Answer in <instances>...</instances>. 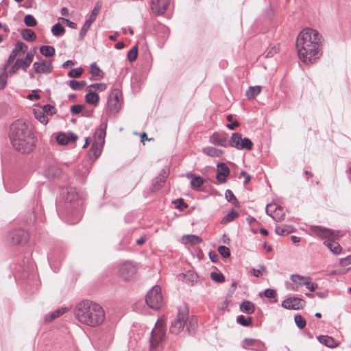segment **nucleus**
<instances>
[{"instance_id":"1","label":"nucleus","mask_w":351,"mask_h":351,"mask_svg":"<svg viewBox=\"0 0 351 351\" xmlns=\"http://www.w3.org/2000/svg\"><path fill=\"white\" fill-rule=\"evenodd\" d=\"M321 36L313 29L305 28L298 35L296 49L299 59L305 64H311L322 56Z\"/></svg>"},{"instance_id":"2","label":"nucleus","mask_w":351,"mask_h":351,"mask_svg":"<svg viewBox=\"0 0 351 351\" xmlns=\"http://www.w3.org/2000/svg\"><path fill=\"white\" fill-rule=\"evenodd\" d=\"M12 147L19 152L29 154L36 145V138L27 123L22 119L14 121L9 131Z\"/></svg>"},{"instance_id":"3","label":"nucleus","mask_w":351,"mask_h":351,"mask_svg":"<svg viewBox=\"0 0 351 351\" xmlns=\"http://www.w3.org/2000/svg\"><path fill=\"white\" fill-rule=\"evenodd\" d=\"M75 316L81 324L90 327L101 325L106 318L102 306L90 300L79 302L75 306Z\"/></svg>"},{"instance_id":"4","label":"nucleus","mask_w":351,"mask_h":351,"mask_svg":"<svg viewBox=\"0 0 351 351\" xmlns=\"http://www.w3.org/2000/svg\"><path fill=\"white\" fill-rule=\"evenodd\" d=\"M315 232L321 237L326 239L325 245L335 254H339L341 251V247L335 240L343 236V233L339 230H332L322 227H316Z\"/></svg>"},{"instance_id":"5","label":"nucleus","mask_w":351,"mask_h":351,"mask_svg":"<svg viewBox=\"0 0 351 351\" xmlns=\"http://www.w3.org/2000/svg\"><path fill=\"white\" fill-rule=\"evenodd\" d=\"M106 123H102L100 128L95 132V138L97 139L93 142L89 151V157L93 159H97L101 154L103 145L104 143V138L106 136Z\"/></svg>"},{"instance_id":"6","label":"nucleus","mask_w":351,"mask_h":351,"mask_svg":"<svg viewBox=\"0 0 351 351\" xmlns=\"http://www.w3.org/2000/svg\"><path fill=\"white\" fill-rule=\"evenodd\" d=\"M165 322L162 319H159L156 323L155 327L152 332L150 339V348L152 351L156 350L160 346L165 339Z\"/></svg>"},{"instance_id":"7","label":"nucleus","mask_w":351,"mask_h":351,"mask_svg":"<svg viewBox=\"0 0 351 351\" xmlns=\"http://www.w3.org/2000/svg\"><path fill=\"white\" fill-rule=\"evenodd\" d=\"M146 304L149 308L158 310L164 303L161 288L159 286H154L147 293L145 297Z\"/></svg>"},{"instance_id":"8","label":"nucleus","mask_w":351,"mask_h":351,"mask_svg":"<svg viewBox=\"0 0 351 351\" xmlns=\"http://www.w3.org/2000/svg\"><path fill=\"white\" fill-rule=\"evenodd\" d=\"M35 52L34 50L30 51L27 53L24 58H17L8 69V75L10 76L14 75L20 69L26 72L34 60Z\"/></svg>"},{"instance_id":"9","label":"nucleus","mask_w":351,"mask_h":351,"mask_svg":"<svg viewBox=\"0 0 351 351\" xmlns=\"http://www.w3.org/2000/svg\"><path fill=\"white\" fill-rule=\"evenodd\" d=\"M121 92L118 88H114L108 97L107 102V110L112 114H115L121 108Z\"/></svg>"},{"instance_id":"10","label":"nucleus","mask_w":351,"mask_h":351,"mask_svg":"<svg viewBox=\"0 0 351 351\" xmlns=\"http://www.w3.org/2000/svg\"><path fill=\"white\" fill-rule=\"evenodd\" d=\"M230 145L237 149L251 150L253 147V143L248 138H242L241 134L233 133L230 138Z\"/></svg>"},{"instance_id":"11","label":"nucleus","mask_w":351,"mask_h":351,"mask_svg":"<svg viewBox=\"0 0 351 351\" xmlns=\"http://www.w3.org/2000/svg\"><path fill=\"white\" fill-rule=\"evenodd\" d=\"M6 239L12 245H24L28 241L29 234L23 230H16L10 232Z\"/></svg>"},{"instance_id":"12","label":"nucleus","mask_w":351,"mask_h":351,"mask_svg":"<svg viewBox=\"0 0 351 351\" xmlns=\"http://www.w3.org/2000/svg\"><path fill=\"white\" fill-rule=\"evenodd\" d=\"M291 279L296 285V287L305 286L311 291H314L317 288V285L312 282V279L309 276H302L298 274L291 275Z\"/></svg>"},{"instance_id":"13","label":"nucleus","mask_w":351,"mask_h":351,"mask_svg":"<svg viewBox=\"0 0 351 351\" xmlns=\"http://www.w3.org/2000/svg\"><path fill=\"white\" fill-rule=\"evenodd\" d=\"M187 311L185 310L180 311L176 319L171 324L170 331L173 334H178L181 332L186 324L187 319Z\"/></svg>"},{"instance_id":"14","label":"nucleus","mask_w":351,"mask_h":351,"mask_svg":"<svg viewBox=\"0 0 351 351\" xmlns=\"http://www.w3.org/2000/svg\"><path fill=\"white\" fill-rule=\"evenodd\" d=\"M33 69L36 74H49L53 71L51 60H40L33 63Z\"/></svg>"},{"instance_id":"15","label":"nucleus","mask_w":351,"mask_h":351,"mask_svg":"<svg viewBox=\"0 0 351 351\" xmlns=\"http://www.w3.org/2000/svg\"><path fill=\"white\" fill-rule=\"evenodd\" d=\"M27 49V46L25 43L21 41L17 42L4 64V69L7 70L11 63L16 59V56L19 55L20 53L24 54Z\"/></svg>"},{"instance_id":"16","label":"nucleus","mask_w":351,"mask_h":351,"mask_svg":"<svg viewBox=\"0 0 351 351\" xmlns=\"http://www.w3.org/2000/svg\"><path fill=\"white\" fill-rule=\"evenodd\" d=\"M306 302L299 298H290L282 302V306L287 309L298 310L304 307Z\"/></svg>"},{"instance_id":"17","label":"nucleus","mask_w":351,"mask_h":351,"mask_svg":"<svg viewBox=\"0 0 351 351\" xmlns=\"http://www.w3.org/2000/svg\"><path fill=\"white\" fill-rule=\"evenodd\" d=\"M100 6L96 5L93 10L89 18L85 21L83 27L80 32V38L81 40L84 38L92 23L95 21L96 16L99 12Z\"/></svg>"},{"instance_id":"18","label":"nucleus","mask_w":351,"mask_h":351,"mask_svg":"<svg viewBox=\"0 0 351 351\" xmlns=\"http://www.w3.org/2000/svg\"><path fill=\"white\" fill-rule=\"evenodd\" d=\"M170 0H151L150 7L156 14H162L167 10Z\"/></svg>"},{"instance_id":"19","label":"nucleus","mask_w":351,"mask_h":351,"mask_svg":"<svg viewBox=\"0 0 351 351\" xmlns=\"http://www.w3.org/2000/svg\"><path fill=\"white\" fill-rule=\"evenodd\" d=\"M217 173L216 176L217 180L221 183H225L226 182V178L230 174V169L228 166L223 163H218L217 165Z\"/></svg>"},{"instance_id":"20","label":"nucleus","mask_w":351,"mask_h":351,"mask_svg":"<svg viewBox=\"0 0 351 351\" xmlns=\"http://www.w3.org/2000/svg\"><path fill=\"white\" fill-rule=\"evenodd\" d=\"M136 269L134 265H121L119 268L120 276L124 280H128L136 273Z\"/></svg>"},{"instance_id":"21","label":"nucleus","mask_w":351,"mask_h":351,"mask_svg":"<svg viewBox=\"0 0 351 351\" xmlns=\"http://www.w3.org/2000/svg\"><path fill=\"white\" fill-rule=\"evenodd\" d=\"M169 172L167 169H163L160 174L155 178L152 181V189L154 191L160 189L165 182L166 178L168 177Z\"/></svg>"},{"instance_id":"22","label":"nucleus","mask_w":351,"mask_h":351,"mask_svg":"<svg viewBox=\"0 0 351 351\" xmlns=\"http://www.w3.org/2000/svg\"><path fill=\"white\" fill-rule=\"evenodd\" d=\"M62 174V170L58 167L50 165L44 170V175L48 178H57Z\"/></svg>"},{"instance_id":"23","label":"nucleus","mask_w":351,"mask_h":351,"mask_svg":"<svg viewBox=\"0 0 351 351\" xmlns=\"http://www.w3.org/2000/svg\"><path fill=\"white\" fill-rule=\"evenodd\" d=\"M76 139V136L72 133L69 134L60 133L56 137L57 142L62 145H66L70 141H75Z\"/></svg>"},{"instance_id":"24","label":"nucleus","mask_w":351,"mask_h":351,"mask_svg":"<svg viewBox=\"0 0 351 351\" xmlns=\"http://www.w3.org/2000/svg\"><path fill=\"white\" fill-rule=\"evenodd\" d=\"M33 114L35 118L39 121L41 123L46 125L47 124L49 119L47 116L44 113L43 110L41 109L40 106H37L32 110Z\"/></svg>"},{"instance_id":"25","label":"nucleus","mask_w":351,"mask_h":351,"mask_svg":"<svg viewBox=\"0 0 351 351\" xmlns=\"http://www.w3.org/2000/svg\"><path fill=\"white\" fill-rule=\"evenodd\" d=\"M181 241L183 244H190L193 245L200 243L202 241V240L197 235L186 234L182 237Z\"/></svg>"},{"instance_id":"26","label":"nucleus","mask_w":351,"mask_h":351,"mask_svg":"<svg viewBox=\"0 0 351 351\" xmlns=\"http://www.w3.org/2000/svg\"><path fill=\"white\" fill-rule=\"evenodd\" d=\"M186 178L191 180V184L193 188H199L204 182L203 178L200 176H195L191 173L186 175Z\"/></svg>"},{"instance_id":"27","label":"nucleus","mask_w":351,"mask_h":351,"mask_svg":"<svg viewBox=\"0 0 351 351\" xmlns=\"http://www.w3.org/2000/svg\"><path fill=\"white\" fill-rule=\"evenodd\" d=\"M294 228L289 225L280 224L276 227V233L278 235H287L293 232Z\"/></svg>"},{"instance_id":"28","label":"nucleus","mask_w":351,"mask_h":351,"mask_svg":"<svg viewBox=\"0 0 351 351\" xmlns=\"http://www.w3.org/2000/svg\"><path fill=\"white\" fill-rule=\"evenodd\" d=\"M318 340L321 343L325 345L328 348H333L338 346L337 341H336L332 337L327 335L319 337Z\"/></svg>"},{"instance_id":"29","label":"nucleus","mask_w":351,"mask_h":351,"mask_svg":"<svg viewBox=\"0 0 351 351\" xmlns=\"http://www.w3.org/2000/svg\"><path fill=\"white\" fill-rule=\"evenodd\" d=\"M203 153L210 157L213 158L221 157L223 154L222 150L213 147H206L204 148Z\"/></svg>"},{"instance_id":"30","label":"nucleus","mask_w":351,"mask_h":351,"mask_svg":"<svg viewBox=\"0 0 351 351\" xmlns=\"http://www.w3.org/2000/svg\"><path fill=\"white\" fill-rule=\"evenodd\" d=\"M210 143L221 147H226L227 141L226 138L219 134H213L210 137Z\"/></svg>"},{"instance_id":"31","label":"nucleus","mask_w":351,"mask_h":351,"mask_svg":"<svg viewBox=\"0 0 351 351\" xmlns=\"http://www.w3.org/2000/svg\"><path fill=\"white\" fill-rule=\"evenodd\" d=\"M261 91V86H250L245 93V96L248 99H254Z\"/></svg>"},{"instance_id":"32","label":"nucleus","mask_w":351,"mask_h":351,"mask_svg":"<svg viewBox=\"0 0 351 351\" xmlns=\"http://www.w3.org/2000/svg\"><path fill=\"white\" fill-rule=\"evenodd\" d=\"M240 309L242 312L252 314L255 310L254 304L250 301H243L240 305Z\"/></svg>"},{"instance_id":"33","label":"nucleus","mask_w":351,"mask_h":351,"mask_svg":"<svg viewBox=\"0 0 351 351\" xmlns=\"http://www.w3.org/2000/svg\"><path fill=\"white\" fill-rule=\"evenodd\" d=\"M55 49L52 46L43 45L40 47V53L47 58H50L54 56Z\"/></svg>"},{"instance_id":"34","label":"nucleus","mask_w":351,"mask_h":351,"mask_svg":"<svg viewBox=\"0 0 351 351\" xmlns=\"http://www.w3.org/2000/svg\"><path fill=\"white\" fill-rule=\"evenodd\" d=\"M21 36L23 39L29 42L34 41L36 38V34L30 29H25L21 32Z\"/></svg>"},{"instance_id":"35","label":"nucleus","mask_w":351,"mask_h":351,"mask_svg":"<svg viewBox=\"0 0 351 351\" xmlns=\"http://www.w3.org/2000/svg\"><path fill=\"white\" fill-rule=\"evenodd\" d=\"M99 99V95L93 92H88L86 95V101L89 104L96 105Z\"/></svg>"},{"instance_id":"36","label":"nucleus","mask_w":351,"mask_h":351,"mask_svg":"<svg viewBox=\"0 0 351 351\" xmlns=\"http://www.w3.org/2000/svg\"><path fill=\"white\" fill-rule=\"evenodd\" d=\"M66 311H67L66 308H58L56 311H55L54 312L51 313L50 314V315L49 316V318L47 317L46 319V320H47V322H51V321L58 318V317L61 316L62 314H64Z\"/></svg>"},{"instance_id":"37","label":"nucleus","mask_w":351,"mask_h":351,"mask_svg":"<svg viewBox=\"0 0 351 351\" xmlns=\"http://www.w3.org/2000/svg\"><path fill=\"white\" fill-rule=\"evenodd\" d=\"M65 29L60 23H56L51 28V32L55 36H60L64 34Z\"/></svg>"},{"instance_id":"38","label":"nucleus","mask_w":351,"mask_h":351,"mask_svg":"<svg viewBox=\"0 0 351 351\" xmlns=\"http://www.w3.org/2000/svg\"><path fill=\"white\" fill-rule=\"evenodd\" d=\"M237 217L238 213L236 210H232L222 219L221 223H226L232 221Z\"/></svg>"},{"instance_id":"39","label":"nucleus","mask_w":351,"mask_h":351,"mask_svg":"<svg viewBox=\"0 0 351 351\" xmlns=\"http://www.w3.org/2000/svg\"><path fill=\"white\" fill-rule=\"evenodd\" d=\"M211 279L216 282H223L225 281V277L221 272L214 271L210 273Z\"/></svg>"},{"instance_id":"40","label":"nucleus","mask_w":351,"mask_h":351,"mask_svg":"<svg viewBox=\"0 0 351 351\" xmlns=\"http://www.w3.org/2000/svg\"><path fill=\"white\" fill-rule=\"evenodd\" d=\"M86 83L85 81H76V80H71L69 82V86L73 90H82L85 86Z\"/></svg>"},{"instance_id":"41","label":"nucleus","mask_w":351,"mask_h":351,"mask_svg":"<svg viewBox=\"0 0 351 351\" xmlns=\"http://www.w3.org/2000/svg\"><path fill=\"white\" fill-rule=\"evenodd\" d=\"M138 47L134 46L128 52V59L130 62H133L137 58Z\"/></svg>"},{"instance_id":"42","label":"nucleus","mask_w":351,"mask_h":351,"mask_svg":"<svg viewBox=\"0 0 351 351\" xmlns=\"http://www.w3.org/2000/svg\"><path fill=\"white\" fill-rule=\"evenodd\" d=\"M24 23L28 27H35L37 24L36 20L31 14H27L25 16Z\"/></svg>"},{"instance_id":"43","label":"nucleus","mask_w":351,"mask_h":351,"mask_svg":"<svg viewBox=\"0 0 351 351\" xmlns=\"http://www.w3.org/2000/svg\"><path fill=\"white\" fill-rule=\"evenodd\" d=\"M83 69L82 68H76L71 69L68 75L71 78H77L82 75Z\"/></svg>"},{"instance_id":"44","label":"nucleus","mask_w":351,"mask_h":351,"mask_svg":"<svg viewBox=\"0 0 351 351\" xmlns=\"http://www.w3.org/2000/svg\"><path fill=\"white\" fill-rule=\"evenodd\" d=\"M5 71L6 70L3 69V71L0 74V89H3L5 87L8 76H10L8 71L5 73Z\"/></svg>"},{"instance_id":"45","label":"nucleus","mask_w":351,"mask_h":351,"mask_svg":"<svg viewBox=\"0 0 351 351\" xmlns=\"http://www.w3.org/2000/svg\"><path fill=\"white\" fill-rule=\"evenodd\" d=\"M295 322L298 328H304L306 326V320L305 319L300 315H297L295 316Z\"/></svg>"},{"instance_id":"46","label":"nucleus","mask_w":351,"mask_h":351,"mask_svg":"<svg viewBox=\"0 0 351 351\" xmlns=\"http://www.w3.org/2000/svg\"><path fill=\"white\" fill-rule=\"evenodd\" d=\"M237 322L242 326H248L252 324V318L248 317L246 319L243 315H240L237 318Z\"/></svg>"},{"instance_id":"47","label":"nucleus","mask_w":351,"mask_h":351,"mask_svg":"<svg viewBox=\"0 0 351 351\" xmlns=\"http://www.w3.org/2000/svg\"><path fill=\"white\" fill-rule=\"evenodd\" d=\"M284 217L285 215L282 212V209L280 208V209L276 210L274 213H272V216L271 217L274 219L275 221H280L284 219Z\"/></svg>"},{"instance_id":"48","label":"nucleus","mask_w":351,"mask_h":351,"mask_svg":"<svg viewBox=\"0 0 351 351\" xmlns=\"http://www.w3.org/2000/svg\"><path fill=\"white\" fill-rule=\"evenodd\" d=\"M41 109L43 110L44 113L48 117L49 115H53L55 114V108L53 106L49 104L40 106Z\"/></svg>"},{"instance_id":"49","label":"nucleus","mask_w":351,"mask_h":351,"mask_svg":"<svg viewBox=\"0 0 351 351\" xmlns=\"http://www.w3.org/2000/svg\"><path fill=\"white\" fill-rule=\"evenodd\" d=\"M280 207H279L276 204H267V206L266 207V213L268 215L271 217L272 213H274L276 212V210H277L278 209H280Z\"/></svg>"},{"instance_id":"50","label":"nucleus","mask_w":351,"mask_h":351,"mask_svg":"<svg viewBox=\"0 0 351 351\" xmlns=\"http://www.w3.org/2000/svg\"><path fill=\"white\" fill-rule=\"evenodd\" d=\"M225 197H226V199L229 202H232V203H234L235 204L237 203V198H236V197L234 196V195L233 194V193L232 192L231 190L228 189V190L226 191Z\"/></svg>"},{"instance_id":"51","label":"nucleus","mask_w":351,"mask_h":351,"mask_svg":"<svg viewBox=\"0 0 351 351\" xmlns=\"http://www.w3.org/2000/svg\"><path fill=\"white\" fill-rule=\"evenodd\" d=\"M218 252L224 258L228 257L230 255V251L226 246H219L218 247Z\"/></svg>"},{"instance_id":"52","label":"nucleus","mask_w":351,"mask_h":351,"mask_svg":"<svg viewBox=\"0 0 351 351\" xmlns=\"http://www.w3.org/2000/svg\"><path fill=\"white\" fill-rule=\"evenodd\" d=\"M90 72L91 75L93 76H100L101 71L99 68V66H97L96 63H93L90 65Z\"/></svg>"},{"instance_id":"53","label":"nucleus","mask_w":351,"mask_h":351,"mask_svg":"<svg viewBox=\"0 0 351 351\" xmlns=\"http://www.w3.org/2000/svg\"><path fill=\"white\" fill-rule=\"evenodd\" d=\"M265 272L266 268L264 266H261L259 269H252L250 271V273L256 277L261 276Z\"/></svg>"},{"instance_id":"54","label":"nucleus","mask_w":351,"mask_h":351,"mask_svg":"<svg viewBox=\"0 0 351 351\" xmlns=\"http://www.w3.org/2000/svg\"><path fill=\"white\" fill-rule=\"evenodd\" d=\"M176 208L180 210H183L184 208H187V204L184 202V199L180 198L175 201Z\"/></svg>"},{"instance_id":"55","label":"nucleus","mask_w":351,"mask_h":351,"mask_svg":"<svg viewBox=\"0 0 351 351\" xmlns=\"http://www.w3.org/2000/svg\"><path fill=\"white\" fill-rule=\"evenodd\" d=\"M84 108V106L82 105L77 104L73 105L71 108V112L73 114H77L80 113Z\"/></svg>"},{"instance_id":"56","label":"nucleus","mask_w":351,"mask_h":351,"mask_svg":"<svg viewBox=\"0 0 351 351\" xmlns=\"http://www.w3.org/2000/svg\"><path fill=\"white\" fill-rule=\"evenodd\" d=\"M89 87H92L99 91H104V90L106 89L107 86L106 84L104 83H97L90 85Z\"/></svg>"},{"instance_id":"57","label":"nucleus","mask_w":351,"mask_h":351,"mask_svg":"<svg viewBox=\"0 0 351 351\" xmlns=\"http://www.w3.org/2000/svg\"><path fill=\"white\" fill-rule=\"evenodd\" d=\"M60 20L64 24H66L68 27L75 29L76 28L77 25L75 23L69 21L67 19L65 18H60Z\"/></svg>"},{"instance_id":"58","label":"nucleus","mask_w":351,"mask_h":351,"mask_svg":"<svg viewBox=\"0 0 351 351\" xmlns=\"http://www.w3.org/2000/svg\"><path fill=\"white\" fill-rule=\"evenodd\" d=\"M276 295V292L274 289H267L265 291V296L268 298H274Z\"/></svg>"},{"instance_id":"59","label":"nucleus","mask_w":351,"mask_h":351,"mask_svg":"<svg viewBox=\"0 0 351 351\" xmlns=\"http://www.w3.org/2000/svg\"><path fill=\"white\" fill-rule=\"evenodd\" d=\"M257 343V340L254 339H245L243 341L244 347L254 346Z\"/></svg>"},{"instance_id":"60","label":"nucleus","mask_w":351,"mask_h":351,"mask_svg":"<svg viewBox=\"0 0 351 351\" xmlns=\"http://www.w3.org/2000/svg\"><path fill=\"white\" fill-rule=\"evenodd\" d=\"M241 176L244 177V184H247L250 182L251 180V177L244 171H241L240 173Z\"/></svg>"},{"instance_id":"61","label":"nucleus","mask_w":351,"mask_h":351,"mask_svg":"<svg viewBox=\"0 0 351 351\" xmlns=\"http://www.w3.org/2000/svg\"><path fill=\"white\" fill-rule=\"evenodd\" d=\"M40 96L39 94H38L35 90H34L31 94L28 95L27 96V99H40Z\"/></svg>"},{"instance_id":"62","label":"nucleus","mask_w":351,"mask_h":351,"mask_svg":"<svg viewBox=\"0 0 351 351\" xmlns=\"http://www.w3.org/2000/svg\"><path fill=\"white\" fill-rule=\"evenodd\" d=\"M209 257L212 262H217L218 259V254L214 252L209 253Z\"/></svg>"},{"instance_id":"63","label":"nucleus","mask_w":351,"mask_h":351,"mask_svg":"<svg viewBox=\"0 0 351 351\" xmlns=\"http://www.w3.org/2000/svg\"><path fill=\"white\" fill-rule=\"evenodd\" d=\"M239 125V122L235 121L234 122H233L230 124H228L227 127L230 130H234L236 127H238Z\"/></svg>"},{"instance_id":"64","label":"nucleus","mask_w":351,"mask_h":351,"mask_svg":"<svg viewBox=\"0 0 351 351\" xmlns=\"http://www.w3.org/2000/svg\"><path fill=\"white\" fill-rule=\"evenodd\" d=\"M74 65V62L72 60H67L63 63L62 66L64 68H67L68 66Z\"/></svg>"}]
</instances>
